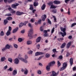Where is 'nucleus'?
<instances>
[{
	"label": "nucleus",
	"mask_w": 76,
	"mask_h": 76,
	"mask_svg": "<svg viewBox=\"0 0 76 76\" xmlns=\"http://www.w3.org/2000/svg\"><path fill=\"white\" fill-rule=\"evenodd\" d=\"M69 63H70V64L71 66H72V65H73V58H70Z\"/></svg>",
	"instance_id": "17"
},
{
	"label": "nucleus",
	"mask_w": 76,
	"mask_h": 76,
	"mask_svg": "<svg viewBox=\"0 0 76 76\" xmlns=\"http://www.w3.org/2000/svg\"><path fill=\"white\" fill-rule=\"evenodd\" d=\"M60 29L61 31H62L63 32H66V28H63V27H60Z\"/></svg>",
	"instance_id": "11"
},
{
	"label": "nucleus",
	"mask_w": 76,
	"mask_h": 76,
	"mask_svg": "<svg viewBox=\"0 0 76 76\" xmlns=\"http://www.w3.org/2000/svg\"><path fill=\"white\" fill-rule=\"evenodd\" d=\"M41 20H39L38 21V23L39 24H40L41 23Z\"/></svg>",
	"instance_id": "57"
},
{
	"label": "nucleus",
	"mask_w": 76,
	"mask_h": 76,
	"mask_svg": "<svg viewBox=\"0 0 76 76\" xmlns=\"http://www.w3.org/2000/svg\"><path fill=\"white\" fill-rule=\"evenodd\" d=\"M11 15H12L11 14H10V13L6 15V16H11Z\"/></svg>",
	"instance_id": "61"
},
{
	"label": "nucleus",
	"mask_w": 76,
	"mask_h": 76,
	"mask_svg": "<svg viewBox=\"0 0 76 76\" xmlns=\"http://www.w3.org/2000/svg\"><path fill=\"white\" fill-rule=\"evenodd\" d=\"M30 10H34V7H33V5H30Z\"/></svg>",
	"instance_id": "23"
},
{
	"label": "nucleus",
	"mask_w": 76,
	"mask_h": 76,
	"mask_svg": "<svg viewBox=\"0 0 76 76\" xmlns=\"http://www.w3.org/2000/svg\"><path fill=\"white\" fill-rule=\"evenodd\" d=\"M55 63H56V62L54 61H53L49 64L46 67L47 70L48 71H49V70H50V66H53V64H54Z\"/></svg>",
	"instance_id": "2"
},
{
	"label": "nucleus",
	"mask_w": 76,
	"mask_h": 76,
	"mask_svg": "<svg viewBox=\"0 0 76 76\" xmlns=\"http://www.w3.org/2000/svg\"><path fill=\"white\" fill-rule=\"evenodd\" d=\"M53 51L54 53H55V52H56V49H54L53 50Z\"/></svg>",
	"instance_id": "64"
},
{
	"label": "nucleus",
	"mask_w": 76,
	"mask_h": 76,
	"mask_svg": "<svg viewBox=\"0 0 76 76\" xmlns=\"http://www.w3.org/2000/svg\"><path fill=\"white\" fill-rule=\"evenodd\" d=\"M12 30V28L10 26L9 27V30L8 31L10 32Z\"/></svg>",
	"instance_id": "51"
},
{
	"label": "nucleus",
	"mask_w": 76,
	"mask_h": 76,
	"mask_svg": "<svg viewBox=\"0 0 76 76\" xmlns=\"http://www.w3.org/2000/svg\"><path fill=\"white\" fill-rule=\"evenodd\" d=\"M39 47H40V45L39 44L37 45V48L38 49H39Z\"/></svg>",
	"instance_id": "58"
},
{
	"label": "nucleus",
	"mask_w": 76,
	"mask_h": 76,
	"mask_svg": "<svg viewBox=\"0 0 76 76\" xmlns=\"http://www.w3.org/2000/svg\"><path fill=\"white\" fill-rule=\"evenodd\" d=\"M9 7V8H7V9H6V10L8 9L9 10H10L11 12V13H15V12H16V11L14 10H13L12 9L11 7H10V6L9 5H7V6L6 7Z\"/></svg>",
	"instance_id": "3"
},
{
	"label": "nucleus",
	"mask_w": 76,
	"mask_h": 76,
	"mask_svg": "<svg viewBox=\"0 0 76 76\" xmlns=\"http://www.w3.org/2000/svg\"><path fill=\"white\" fill-rule=\"evenodd\" d=\"M52 16L54 18V22H56L57 19H56V17H55V16H54V15H52Z\"/></svg>",
	"instance_id": "40"
},
{
	"label": "nucleus",
	"mask_w": 76,
	"mask_h": 76,
	"mask_svg": "<svg viewBox=\"0 0 76 76\" xmlns=\"http://www.w3.org/2000/svg\"><path fill=\"white\" fill-rule=\"evenodd\" d=\"M66 68L63 66L62 67H61L60 69V71H63Z\"/></svg>",
	"instance_id": "39"
},
{
	"label": "nucleus",
	"mask_w": 76,
	"mask_h": 76,
	"mask_svg": "<svg viewBox=\"0 0 76 76\" xmlns=\"http://www.w3.org/2000/svg\"><path fill=\"white\" fill-rule=\"evenodd\" d=\"M37 73L39 75H41V71L40 70L38 71Z\"/></svg>",
	"instance_id": "54"
},
{
	"label": "nucleus",
	"mask_w": 76,
	"mask_h": 76,
	"mask_svg": "<svg viewBox=\"0 0 76 76\" xmlns=\"http://www.w3.org/2000/svg\"><path fill=\"white\" fill-rule=\"evenodd\" d=\"M56 7H56L55 6L52 5L51 6L50 8V9H56Z\"/></svg>",
	"instance_id": "26"
},
{
	"label": "nucleus",
	"mask_w": 76,
	"mask_h": 76,
	"mask_svg": "<svg viewBox=\"0 0 76 76\" xmlns=\"http://www.w3.org/2000/svg\"><path fill=\"white\" fill-rule=\"evenodd\" d=\"M28 74V70L26 69V70L24 72V74L25 75H27Z\"/></svg>",
	"instance_id": "49"
},
{
	"label": "nucleus",
	"mask_w": 76,
	"mask_h": 76,
	"mask_svg": "<svg viewBox=\"0 0 76 76\" xmlns=\"http://www.w3.org/2000/svg\"><path fill=\"white\" fill-rule=\"evenodd\" d=\"M40 31H41V32H42V31H44V29H43V27L42 26H41L40 27Z\"/></svg>",
	"instance_id": "45"
},
{
	"label": "nucleus",
	"mask_w": 76,
	"mask_h": 76,
	"mask_svg": "<svg viewBox=\"0 0 76 76\" xmlns=\"http://www.w3.org/2000/svg\"><path fill=\"white\" fill-rule=\"evenodd\" d=\"M75 25H76V23H73L71 25V27H73Z\"/></svg>",
	"instance_id": "50"
},
{
	"label": "nucleus",
	"mask_w": 76,
	"mask_h": 76,
	"mask_svg": "<svg viewBox=\"0 0 76 76\" xmlns=\"http://www.w3.org/2000/svg\"><path fill=\"white\" fill-rule=\"evenodd\" d=\"M6 50H7V49L6 48V47L2 48V51L3 52H4V51H6Z\"/></svg>",
	"instance_id": "28"
},
{
	"label": "nucleus",
	"mask_w": 76,
	"mask_h": 76,
	"mask_svg": "<svg viewBox=\"0 0 76 76\" xmlns=\"http://www.w3.org/2000/svg\"><path fill=\"white\" fill-rule=\"evenodd\" d=\"M60 32V34H61V36L63 37H64V36L65 35H66V32Z\"/></svg>",
	"instance_id": "16"
},
{
	"label": "nucleus",
	"mask_w": 76,
	"mask_h": 76,
	"mask_svg": "<svg viewBox=\"0 0 76 76\" xmlns=\"http://www.w3.org/2000/svg\"><path fill=\"white\" fill-rule=\"evenodd\" d=\"M57 74L54 71L52 72V74L50 76H57Z\"/></svg>",
	"instance_id": "15"
},
{
	"label": "nucleus",
	"mask_w": 76,
	"mask_h": 76,
	"mask_svg": "<svg viewBox=\"0 0 76 76\" xmlns=\"http://www.w3.org/2000/svg\"><path fill=\"white\" fill-rule=\"evenodd\" d=\"M57 63L58 66H61V63L59 61H58Z\"/></svg>",
	"instance_id": "46"
},
{
	"label": "nucleus",
	"mask_w": 76,
	"mask_h": 76,
	"mask_svg": "<svg viewBox=\"0 0 76 76\" xmlns=\"http://www.w3.org/2000/svg\"><path fill=\"white\" fill-rule=\"evenodd\" d=\"M7 68V66L6 65L5 66H4V70H6Z\"/></svg>",
	"instance_id": "55"
},
{
	"label": "nucleus",
	"mask_w": 76,
	"mask_h": 76,
	"mask_svg": "<svg viewBox=\"0 0 76 76\" xmlns=\"http://www.w3.org/2000/svg\"><path fill=\"white\" fill-rule=\"evenodd\" d=\"M48 23H49V24H50V25H51V22L50 21V20H49V19L48 20Z\"/></svg>",
	"instance_id": "53"
},
{
	"label": "nucleus",
	"mask_w": 76,
	"mask_h": 76,
	"mask_svg": "<svg viewBox=\"0 0 76 76\" xmlns=\"http://www.w3.org/2000/svg\"><path fill=\"white\" fill-rule=\"evenodd\" d=\"M16 14L17 15H23V14H24V13L23 12H20L19 11H17L16 13Z\"/></svg>",
	"instance_id": "9"
},
{
	"label": "nucleus",
	"mask_w": 76,
	"mask_h": 76,
	"mask_svg": "<svg viewBox=\"0 0 76 76\" xmlns=\"http://www.w3.org/2000/svg\"><path fill=\"white\" fill-rule=\"evenodd\" d=\"M66 43H63L62 45L61 46V48H64L66 46Z\"/></svg>",
	"instance_id": "19"
},
{
	"label": "nucleus",
	"mask_w": 76,
	"mask_h": 76,
	"mask_svg": "<svg viewBox=\"0 0 76 76\" xmlns=\"http://www.w3.org/2000/svg\"><path fill=\"white\" fill-rule=\"evenodd\" d=\"M44 54V53L43 52H37L35 53V56H38L42 55V54Z\"/></svg>",
	"instance_id": "5"
},
{
	"label": "nucleus",
	"mask_w": 76,
	"mask_h": 76,
	"mask_svg": "<svg viewBox=\"0 0 76 76\" xmlns=\"http://www.w3.org/2000/svg\"><path fill=\"white\" fill-rule=\"evenodd\" d=\"M28 55H26L24 56V59L25 60H26V59H28Z\"/></svg>",
	"instance_id": "43"
},
{
	"label": "nucleus",
	"mask_w": 76,
	"mask_h": 76,
	"mask_svg": "<svg viewBox=\"0 0 76 76\" xmlns=\"http://www.w3.org/2000/svg\"><path fill=\"white\" fill-rule=\"evenodd\" d=\"M59 59L60 60H63V56H60L59 57Z\"/></svg>",
	"instance_id": "47"
},
{
	"label": "nucleus",
	"mask_w": 76,
	"mask_h": 76,
	"mask_svg": "<svg viewBox=\"0 0 76 76\" xmlns=\"http://www.w3.org/2000/svg\"><path fill=\"white\" fill-rule=\"evenodd\" d=\"M32 43V41H28L27 42V45H31Z\"/></svg>",
	"instance_id": "20"
},
{
	"label": "nucleus",
	"mask_w": 76,
	"mask_h": 76,
	"mask_svg": "<svg viewBox=\"0 0 76 76\" xmlns=\"http://www.w3.org/2000/svg\"><path fill=\"white\" fill-rule=\"evenodd\" d=\"M5 60L6 58H5V57H2L1 59V61H4Z\"/></svg>",
	"instance_id": "22"
},
{
	"label": "nucleus",
	"mask_w": 76,
	"mask_h": 76,
	"mask_svg": "<svg viewBox=\"0 0 76 76\" xmlns=\"http://www.w3.org/2000/svg\"><path fill=\"white\" fill-rule=\"evenodd\" d=\"M33 53V51L32 50H29L28 53V54H32V53Z\"/></svg>",
	"instance_id": "37"
},
{
	"label": "nucleus",
	"mask_w": 76,
	"mask_h": 76,
	"mask_svg": "<svg viewBox=\"0 0 76 76\" xmlns=\"http://www.w3.org/2000/svg\"><path fill=\"white\" fill-rule=\"evenodd\" d=\"M76 67L74 66V67L73 68V71H75V70H76Z\"/></svg>",
	"instance_id": "63"
},
{
	"label": "nucleus",
	"mask_w": 76,
	"mask_h": 76,
	"mask_svg": "<svg viewBox=\"0 0 76 76\" xmlns=\"http://www.w3.org/2000/svg\"><path fill=\"white\" fill-rule=\"evenodd\" d=\"M24 25V23H21L19 25V27L20 28H21L22 27V26H23V25Z\"/></svg>",
	"instance_id": "27"
},
{
	"label": "nucleus",
	"mask_w": 76,
	"mask_h": 76,
	"mask_svg": "<svg viewBox=\"0 0 76 76\" xmlns=\"http://www.w3.org/2000/svg\"><path fill=\"white\" fill-rule=\"evenodd\" d=\"M53 1H51L50 2H49L48 4L49 6H51L53 5Z\"/></svg>",
	"instance_id": "44"
},
{
	"label": "nucleus",
	"mask_w": 76,
	"mask_h": 76,
	"mask_svg": "<svg viewBox=\"0 0 76 76\" xmlns=\"http://www.w3.org/2000/svg\"><path fill=\"white\" fill-rule=\"evenodd\" d=\"M53 3L54 4H60V2L57 1H53Z\"/></svg>",
	"instance_id": "13"
},
{
	"label": "nucleus",
	"mask_w": 76,
	"mask_h": 76,
	"mask_svg": "<svg viewBox=\"0 0 76 76\" xmlns=\"http://www.w3.org/2000/svg\"><path fill=\"white\" fill-rule=\"evenodd\" d=\"M28 26L29 27L31 28L30 29L29 31H28V37H32V34H33V32L34 31L33 30V28H32V26L31 25V23H29L28 24Z\"/></svg>",
	"instance_id": "1"
},
{
	"label": "nucleus",
	"mask_w": 76,
	"mask_h": 76,
	"mask_svg": "<svg viewBox=\"0 0 76 76\" xmlns=\"http://www.w3.org/2000/svg\"><path fill=\"white\" fill-rule=\"evenodd\" d=\"M21 34H24V33H25V30H23L21 31Z\"/></svg>",
	"instance_id": "62"
},
{
	"label": "nucleus",
	"mask_w": 76,
	"mask_h": 76,
	"mask_svg": "<svg viewBox=\"0 0 76 76\" xmlns=\"http://www.w3.org/2000/svg\"><path fill=\"white\" fill-rule=\"evenodd\" d=\"M47 16L45 15H44L42 16V20L43 21H45V19H46V17Z\"/></svg>",
	"instance_id": "7"
},
{
	"label": "nucleus",
	"mask_w": 76,
	"mask_h": 76,
	"mask_svg": "<svg viewBox=\"0 0 76 76\" xmlns=\"http://www.w3.org/2000/svg\"><path fill=\"white\" fill-rule=\"evenodd\" d=\"M13 46L15 48H18V45L15 43L13 44Z\"/></svg>",
	"instance_id": "36"
},
{
	"label": "nucleus",
	"mask_w": 76,
	"mask_h": 76,
	"mask_svg": "<svg viewBox=\"0 0 76 76\" xmlns=\"http://www.w3.org/2000/svg\"><path fill=\"white\" fill-rule=\"evenodd\" d=\"M14 0H8V2L9 3H11L12 1H14Z\"/></svg>",
	"instance_id": "60"
},
{
	"label": "nucleus",
	"mask_w": 76,
	"mask_h": 76,
	"mask_svg": "<svg viewBox=\"0 0 76 76\" xmlns=\"http://www.w3.org/2000/svg\"><path fill=\"white\" fill-rule=\"evenodd\" d=\"M54 31V28H53V29H52L51 33V34H53V32Z\"/></svg>",
	"instance_id": "52"
},
{
	"label": "nucleus",
	"mask_w": 76,
	"mask_h": 76,
	"mask_svg": "<svg viewBox=\"0 0 76 76\" xmlns=\"http://www.w3.org/2000/svg\"><path fill=\"white\" fill-rule=\"evenodd\" d=\"M69 1H70V0H65V2L66 3H68Z\"/></svg>",
	"instance_id": "56"
},
{
	"label": "nucleus",
	"mask_w": 76,
	"mask_h": 76,
	"mask_svg": "<svg viewBox=\"0 0 76 76\" xmlns=\"http://www.w3.org/2000/svg\"><path fill=\"white\" fill-rule=\"evenodd\" d=\"M43 57V56H40L37 59V60H40L41 58H42Z\"/></svg>",
	"instance_id": "48"
},
{
	"label": "nucleus",
	"mask_w": 76,
	"mask_h": 76,
	"mask_svg": "<svg viewBox=\"0 0 76 76\" xmlns=\"http://www.w3.org/2000/svg\"><path fill=\"white\" fill-rule=\"evenodd\" d=\"M67 63H63V67H64L65 68H66V66H67Z\"/></svg>",
	"instance_id": "24"
},
{
	"label": "nucleus",
	"mask_w": 76,
	"mask_h": 76,
	"mask_svg": "<svg viewBox=\"0 0 76 76\" xmlns=\"http://www.w3.org/2000/svg\"><path fill=\"white\" fill-rule=\"evenodd\" d=\"M5 47L7 49H10V45L9 44H7L5 46Z\"/></svg>",
	"instance_id": "18"
},
{
	"label": "nucleus",
	"mask_w": 76,
	"mask_h": 76,
	"mask_svg": "<svg viewBox=\"0 0 76 76\" xmlns=\"http://www.w3.org/2000/svg\"><path fill=\"white\" fill-rule=\"evenodd\" d=\"M44 37H48V34H47L46 33H45L44 34Z\"/></svg>",
	"instance_id": "59"
},
{
	"label": "nucleus",
	"mask_w": 76,
	"mask_h": 76,
	"mask_svg": "<svg viewBox=\"0 0 76 76\" xmlns=\"http://www.w3.org/2000/svg\"><path fill=\"white\" fill-rule=\"evenodd\" d=\"M19 59L17 58H15L14 60V63L15 64H18L19 63Z\"/></svg>",
	"instance_id": "8"
},
{
	"label": "nucleus",
	"mask_w": 76,
	"mask_h": 76,
	"mask_svg": "<svg viewBox=\"0 0 76 76\" xmlns=\"http://www.w3.org/2000/svg\"><path fill=\"white\" fill-rule=\"evenodd\" d=\"M19 29V28L18 27H17L15 28L12 31V33H15Z\"/></svg>",
	"instance_id": "14"
},
{
	"label": "nucleus",
	"mask_w": 76,
	"mask_h": 76,
	"mask_svg": "<svg viewBox=\"0 0 76 76\" xmlns=\"http://www.w3.org/2000/svg\"><path fill=\"white\" fill-rule=\"evenodd\" d=\"M41 39V37H38L37 39H36V42H40Z\"/></svg>",
	"instance_id": "12"
},
{
	"label": "nucleus",
	"mask_w": 76,
	"mask_h": 76,
	"mask_svg": "<svg viewBox=\"0 0 76 76\" xmlns=\"http://www.w3.org/2000/svg\"><path fill=\"white\" fill-rule=\"evenodd\" d=\"M38 5V3L34 2V6L35 7V6H37Z\"/></svg>",
	"instance_id": "34"
},
{
	"label": "nucleus",
	"mask_w": 76,
	"mask_h": 76,
	"mask_svg": "<svg viewBox=\"0 0 76 76\" xmlns=\"http://www.w3.org/2000/svg\"><path fill=\"white\" fill-rule=\"evenodd\" d=\"M23 40V39L22 38H19L18 39V41L19 42H22Z\"/></svg>",
	"instance_id": "33"
},
{
	"label": "nucleus",
	"mask_w": 76,
	"mask_h": 76,
	"mask_svg": "<svg viewBox=\"0 0 76 76\" xmlns=\"http://www.w3.org/2000/svg\"><path fill=\"white\" fill-rule=\"evenodd\" d=\"M10 31H8L6 33V35L7 36H9L10 35Z\"/></svg>",
	"instance_id": "32"
},
{
	"label": "nucleus",
	"mask_w": 76,
	"mask_h": 76,
	"mask_svg": "<svg viewBox=\"0 0 76 76\" xmlns=\"http://www.w3.org/2000/svg\"><path fill=\"white\" fill-rule=\"evenodd\" d=\"M18 57H20V55H19L18 56ZM18 58H19V59L20 60H21L22 61H23V62H24V63H28V61H27V60H26V59H24L23 58H22V57L19 58V57Z\"/></svg>",
	"instance_id": "4"
},
{
	"label": "nucleus",
	"mask_w": 76,
	"mask_h": 76,
	"mask_svg": "<svg viewBox=\"0 0 76 76\" xmlns=\"http://www.w3.org/2000/svg\"><path fill=\"white\" fill-rule=\"evenodd\" d=\"M70 45H71V42H69L68 43L67 45V48H70Z\"/></svg>",
	"instance_id": "21"
},
{
	"label": "nucleus",
	"mask_w": 76,
	"mask_h": 76,
	"mask_svg": "<svg viewBox=\"0 0 76 76\" xmlns=\"http://www.w3.org/2000/svg\"><path fill=\"white\" fill-rule=\"evenodd\" d=\"M35 22V20L34 18H32L31 19L30 22L32 23H34Z\"/></svg>",
	"instance_id": "41"
},
{
	"label": "nucleus",
	"mask_w": 76,
	"mask_h": 76,
	"mask_svg": "<svg viewBox=\"0 0 76 76\" xmlns=\"http://www.w3.org/2000/svg\"><path fill=\"white\" fill-rule=\"evenodd\" d=\"M7 19L8 20H12V18L11 17H8L7 18Z\"/></svg>",
	"instance_id": "30"
},
{
	"label": "nucleus",
	"mask_w": 76,
	"mask_h": 76,
	"mask_svg": "<svg viewBox=\"0 0 76 76\" xmlns=\"http://www.w3.org/2000/svg\"><path fill=\"white\" fill-rule=\"evenodd\" d=\"M45 56L46 58H48L50 57V54H49L48 53H47L45 55Z\"/></svg>",
	"instance_id": "42"
},
{
	"label": "nucleus",
	"mask_w": 76,
	"mask_h": 76,
	"mask_svg": "<svg viewBox=\"0 0 76 76\" xmlns=\"http://www.w3.org/2000/svg\"><path fill=\"white\" fill-rule=\"evenodd\" d=\"M45 4H43L42 6L41 7L42 10H43L45 9Z\"/></svg>",
	"instance_id": "25"
},
{
	"label": "nucleus",
	"mask_w": 76,
	"mask_h": 76,
	"mask_svg": "<svg viewBox=\"0 0 76 76\" xmlns=\"http://www.w3.org/2000/svg\"><path fill=\"white\" fill-rule=\"evenodd\" d=\"M8 71H10V72H12L13 71V68L12 67L8 69H7Z\"/></svg>",
	"instance_id": "35"
},
{
	"label": "nucleus",
	"mask_w": 76,
	"mask_h": 76,
	"mask_svg": "<svg viewBox=\"0 0 76 76\" xmlns=\"http://www.w3.org/2000/svg\"><path fill=\"white\" fill-rule=\"evenodd\" d=\"M0 35L1 36H3L4 35V32H3V31H1L0 33Z\"/></svg>",
	"instance_id": "38"
},
{
	"label": "nucleus",
	"mask_w": 76,
	"mask_h": 76,
	"mask_svg": "<svg viewBox=\"0 0 76 76\" xmlns=\"http://www.w3.org/2000/svg\"><path fill=\"white\" fill-rule=\"evenodd\" d=\"M8 22V21L7 20H4V23L5 25H6V24H7V23Z\"/></svg>",
	"instance_id": "31"
},
{
	"label": "nucleus",
	"mask_w": 76,
	"mask_h": 76,
	"mask_svg": "<svg viewBox=\"0 0 76 76\" xmlns=\"http://www.w3.org/2000/svg\"><path fill=\"white\" fill-rule=\"evenodd\" d=\"M8 61H9L10 62V63H12V58H9L8 59Z\"/></svg>",
	"instance_id": "29"
},
{
	"label": "nucleus",
	"mask_w": 76,
	"mask_h": 76,
	"mask_svg": "<svg viewBox=\"0 0 76 76\" xmlns=\"http://www.w3.org/2000/svg\"><path fill=\"white\" fill-rule=\"evenodd\" d=\"M19 5V4L18 3H16L15 4H13L12 5L11 7L12 8H13L14 9H16V7L18 6Z\"/></svg>",
	"instance_id": "6"
},
{
	"label": "nucleus",
	"mask_w": 76,
	"mask_h": 76,
	"mask_svg": "<svg viewBox=\"0 0 76 76\" xmlns=\"http://www.w3.org/2000/svg\"><path fill=\"white\" fill-rule=\"evenodd\" d=\"M16 74H17V70H14L12 72V75L13 76H15Z\"/></svg>",
	"instance_id": "10"
}]
</instances>
